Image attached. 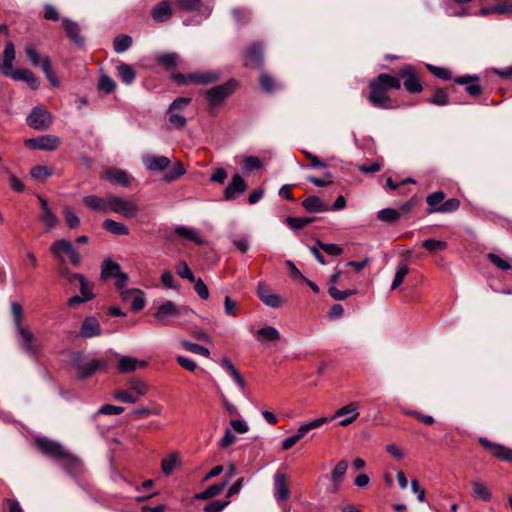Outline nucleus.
I'll use <instances>...</instances> for the list:
<instances>
[{
  "instance_id": "obj_1",
  "label": "nucleus",
  "mask_w": 512,
  "mask_h": 512,
  "mask_svg": "<svg viewBox=\"0 0 512 512\" xmlns=\"http://www.w3.org/2000/svg\"><path fill=\"white\" fill-rule=\"evenodd\" d=\"M192 312L186 306L176 305L174 302L167 300L156 308L153 317L157 325L171 326L174 324V320L185 317Z\"/></svg>"
},
{
  "instance_id": "obj_2",
  "label": "nucleus",
  "mask_w": 512,
  "mask_h": 512,
  "mask_svg": "<svg viewBox=\"0 0 512 512\" xmlns=\"http://www.w3.org/2000/svg\"><path fill=\"white\" fill-rule=\"evenodd\" d=\"M50 252L57 261L58 265H65L68 256L72 266L79 267L82 263L79 252L74 248L73 244L67 239H58L50 246Z\"/></svg>"
},
{
  "instance_id": "obj_3",
  "label": "nucleus",
  "mask_w": 512,
  "mask_h": 512,
  "mask_svg": "<svg viewBox=\"0 0 512 512\" xmlns=\"http://www.w3.org/2000/svg\"><path fill=\"white\" fill-rule=\"evenodd\" d=\"M148 389V384L145 381L139 378H131L127 383V388L116 390L113 393V398L123 403L134 404L147 394Z\"/></svg>"
},
{
  "instance_id": "obj_4",
  "label": "nucleus",
  "mask_w": 512,
  "mask_h": 512,
  "mask_svg": "<svg viewBox=\"0 0 512 512\" xmlns=\"http://www.w3.org/2000/svg\"><path fill=\"white\" fill-rule=\"evenodd\" d=\"M73 366L77 371V377L80 380L92 376L98 370H105L107 363L98 359L87 360L82 355H77L72 360Z\"/></svg>"
},
{
  "instance_id": "obj_5",
  "label": "nucleus",
  "mask_w": 512,
  "mask_h": 512,
  "mask_svg": "<svg viewBox=\"0 0 512 512\" xmlns=\"http://www.w3.org/2000/svg\"><path fill=\"white\" fill-rule=\"evenodd\" d=\"M236 87L237 82L235 80H229L224 84L209 89L206 92L209 110L214 111L225 98L236 90Z\"/></svg>"
},
{
  "instance_id": "obj_6",
  "label": "nucleus",
  "mask_w": 512,
  "mask_h": 512,
  "mask_svg": "<svg viewBox=\"0 0 512 512\" xmlns=\"http://www.w3.org/2000/svg\"><path fill=\"white\" fill-rule=\"evenodd\" d=\"M138 204L132 199H125L119 196L110 195V210L125 218H136L139 213Z\"/></svg>"
},
{
  "instance_id": "obj_7",
  "label": "nucleus",
  "mask_w": 512,
  "mask_h": 512,
  "mask_svg": "<svg viewBox=\"0 0 512 512\" xmlns=\"http://www.w3.org/2000/svg\"><path fill=\"white\" fill-rule=\"evenodd\" d=\"M329 422L328 417H320L317 419H314L306 424L301 425L297 432L285 438L282 441V449L283 450H289L291 449L298 441H300L308 432H310L313 429H316L324 424H327Z\"/></svg>"
},
{
  "instance_id": "obj_8",
  "label": "nucleus",
  "mask_w": 512,
  "mask_h": 512,
  "mask_svg": "<svg viewBox=\"0 0 512 512\" xmlns=\"http://www.w3.org/2000/svg\"><path fill=\"white\" fill-rule=\"evenodd\" d=\"M16 331L21 349L29 356L35 357L39 353L41 346L36 341L33 332L24 326L17 327Z\"/></svg>"
},
{
  "instance_id": "obj_9",
  "label": "nucleus",
  "mask_w": 512,
  "mask_h": 512,
  "mask_svg": "<svg viewBox=\"0 0 512 512\" xmlns=\"http://www.w3.org/2000/svg\"><path fill=\"white\" fill-rule=\"evenodd\" d=\"M35 444L38 449L46 456L54 459H62L66 455V449L61 443L46 437L37 438Z\"/></svg>"
},
{
  "instance_id": "obj_10",
  "label": "nucleus",
  "mask_w": 512,
  "mask_h": 512,
  "mask_svg": "<svg viewBox=\"0 0 512 512\" xmlns=\"http://www.w3.org/2000/svg\"><path fill=\"white\" fill-rule=\"evenodd\" d=\"M369 86L370 93L368 100L374 107L382 109H390L393 107L392 101L383 87L379 86L374 81H370Z\"/></svg>"
},
{
  "instance_id": "obj_11",
  "label": "nucleus",
  "mask_w": 512,
  "mask_h": 512,
  "mask_svg": "<svg viewBox=\"0 0 512 512\" xmlns=\"http://www.w3.org/2000/svg\"><path fill=\"white\" fill-rule=\"evenodd\" d=\"M360 404L358 402H350L339 409L336 410L334 415L331 418H328L330 420H334L339 417H344L339 421V425L342 427H346L350 424H352L360 415L359 413Z\"/></svg>"
},
{
  "instance_id": "obj_12",
  "label": "nucleus",
  "mask_w": 512,
  "mask_h": 512,
  "mask_svg": "<svg viewBox=\"0 0 512 512\" xmlns=\"http://www.w3.org/2000/svg\"><path fill=\"white\" fill-rule=\"evenodd\" d=\"M26 121L30 128H47L53 124L52 115L42 106L34 107Z\"/></svg>"
},
{
  "instance_id": "obj_13",
  "label": "nucleus",
  "mask_w": 512,
  "mask_h": 512,
  "mask_svg": "<svg viewBox=\"0 0 512 512\" xmlns=\"http://www.w3.org/2000/svg\"><path fill=\"white\" fill-rule=\"evenodd\" d=\"M80 284V295H74L67 300V305L71 308L77 307L80 304L86 303L94 299L95 294L93 292L94 284L88 281L85 277Z\"/></svg>"
},
{
  "instance_id": "obj_14",
  "label": "nucleus",
  "mask_w": 512,
  "mask_h": 512,
  "mask_svg": "<svg viewBox=\"0 0 512 512\" xmlns=\"http://www.w3.org/2000/svg\"><path fill=\"white\" fill-rule=\"evenodd\" d=\"M60 144V140L55 135H42L36 138L27 139L25 145L30 149L44 151L55 150Z\"/></svg>"
},
{
  "instance_id": "obj_15",
  "label": "nucleus",
  "mask_w": 512,
  "mask_h": 512,
  "mask_svg": "<svg viewBox=\"0 0 512 512\" xmlns=\"http://www.w3.org/2000/svg\"><path fill=\"white\" fill-rule=\"evenodd\" d=\"M398 75L404 79V87L410 93H419L423 90V86L412 66L406 65L402 67Z\"/></svg>"
},
{
  "instance_id": "obj_16",
  "label": "nucleus",
  "mask_w": 512,
  "mask_h": 512,
  "mask_svg": "<svg viewBox=\"0 0 512 512\" xmlns=\"http://www.w3.org/2000/svg\"><path fill=\"white\" fill-rule=\"evenodd\" d=\"M348 469L347 460H340L335 467L332 469L329 475L325 477L331 481V485L327 488L329 492L336 493L340 489L341 482Z\"/></svg>"
},
{
  "instance_id": "obj_17",
  "label": "nucleus",
  "mask_w": 512,
  "mask_h": 512,
  "mask_svg": "<svg viewBox=\"0 0 512 512\" xmlns=\"http://www.w3.org/2000/svg\"><path fill=\"white\" fill-rule=\"evenodd\" d=\"M274 497L277 502H285L290 496L287 477L282 472H276L273 478Z\"/></svg>"
},
{
  "instance_id": "obj_18",
  "label": "nucleus",
  "mask_w": 512,
  "mask_h": 512,
  "mask_svg": "<svg viewBox=\"0 0 512 512\" xmlns=\"http://www.w3.org/2000/svg\"><path fill=\"white\" fill-rule=\"evenodd\" d=\"M15 60V47L11 41L5 44L3 55L0 59L1 72L9 77L15 71L13 68V61Z\"/></svg>"
},
{
  "instance_id": "obj_19",
  "label": "nucleus",
  "mask_w": 512,
  "mask_h": 512,
  "mask_svg": "<svg viewBox=\"0 0 512 512\" xmlns=\"http://www.w3.org/2000/svg\"><path fill=\"white\" fill-rule=\"evenodd\" d=\"M257 295L266 306L272 308H279L282 306L283 301L281 298L278 295L272 293V291L264 282L258 283Z\"/></svg>"
},
{
  "instance_id": "obj_20",
  "label": "nucleus",
  "mask_w": 512,
  "mask_h": 512,
  "mask_svg": "<svg viewBox=\"0 0 512 512\" xmlns=\"http://www.w3.org/2000/svg\"><path fill=\"white\" fill-rule=\"evenodd\" d=\"M247 189V183L241 175L236 174L232 177L230 183L224 190V198L226 200H233L237 195L242 194Z\"/></svg>"
},
{
  "instance_id": "obj_21",
  "label": "nucleus",
  "mask_w": 512,
  "mask_h": 512,
  "mask_svg": "<svg viewBox=\"0 0 512 512\" xmlns=\"http://www.w3.org/2000/svg\"><path fill=\"white\" fill-rule=\"evenodd\" d=\"M63 468L72 476L76 477L83 471L82 461L75 455L66 451V455L62 457Z\"/></svg>"
},
{
  "instance_id": "obj_22",
  "label": "nucleus",
  "mask_w": 512,
  "mask_h": 512,
  "mask_svg": "<svg viewBox=\"0 0 512 512\" xmlns=\"http://www.w3.org/2000/svg\"><path fill=\"white\" fill-rule=\"evenodd\" d=\"M145 167L150 171H164L169 167L171 161L166 156L148 155L143 158Z\"/></svg>"
},
{
  "instance_id": "obj_23",
  "label": "nucleus",
  "mask_w": 512,
  "mask_h": 512,
  "mask_svg": "<svg viewBox=\"0 0 512 512\" xmlns=\"http://www.w3.org/2000/svg\"><path fill=\"white\" fill-rule=\"evenodd\" d=\"M101 177L112 184H118L124 187L130 185V178L127 172L121 169H108Z\"/></svg>"
},
{
  "instance_id": "obj_24",
  "label": "nucleus",
  "mask_w": 512,
  "mask_h": 512,
  "mask_svg": "<svg viewBox=\"0 0 512 512\" xmlns=\"http://www.w3.org/2000/svg\"><path fill=\"white\" fill-rule=\"evenodd\" d=\"M122 300L131 301V309L135 312L142 310L145 306L143 293L138 289H127L122 291Z\"/></svg>"
},
{
  "instance_id": "obj_25",
  "label": "nucleus",
  "mask_w": 512,
  "mask_h": 512,
  "mask_svg": "<svg viewBox=\"0 0 512 512\" xmlns=\"http://www.w3.org/2000/svg\"><path fill=\"white\" fill-rule=\"evenodd\" d=\"M151 16L157 23L169 20L172 16V8L168 1L163 0L154 6L151 10Z\"/></svg>"
},
{
  "instance_id": "obj_26",
  "label": "nucleus",
  "mask_w": 512,
  "mask_h": 512,
  "mask_svg": "<svg viewBox=\"0 0 512 512\" xmlns=\"http://www.w3.org/2000/svg\"><path fill=\"white\" fill-rule=\"evenodd\" d=\"M454 81L457 84L465 85V89H466L467 93H469L471 96L476 97V96L480 95L482 92V87L478 83L479 77L476 75H474V76L467 75V76L457 77V78H455Z\"/></svg>"
},
{
  "instance_id": "obj_27",
  "label": "nucleus",
  "mask_w": 512,
  "mask_h": 512,
  "mask_svg": "<svg viewBox=\"0 0 512 512\" xmlns=\"http://www.w3.org/2000/svg\"><path fill=\"white\" fill-rule=\"evenodd\" d=\"M83 203L93 211L107 212L110 210V196L103 199L96 195H88L83 198Z\"/></svg>"
},
{
  "instance_id": "obj_28",
  "label": "nucleus",
  "mask_w": 512,
  "mask_h": 512,
  "mask_svg": "<svg viewBox=\"0 0 512 512\" xmlns=\"http://www.w3.org/2000/svg\"><path fill=\"white\" fill-rule=\"evenodd\" d=\"M147 362L137 360L131 356H121L118 361L117 369L119 373H129L137 370L138 368L146 367Z\"/></svg>"
},
{
  "instance_id": "obj_29",
  "label": "nucleus",
  "mask_w": 512,
  "mask_h": 512,
  "mask_svg": "<svg viewBox=\"0 0 512 512\" xmlns=\"http://www.w3.org/2000/svg\"><path fill=\"white\" fill-rule=\"evenodd\" d=\"M80 334L84 338H92L101 334L98 320L94 317H86L81 325Z\"/></svg>"
},
{
  "instance_id": "obj_30",
  "label": "nucleus",
  "mask_w": 512,
  "mask_h": 512,
  "mask_svg": "<svg viewBox=\"0 0 512 512\" xmlns=\"http://www.w3.org/2000/svg\"><path fill=\"white\" fill-rule=\"evenodd\" d=\"M9 77L16 81L26 82L28 86L33 90L38 89L40 86V83L35 75L27 69H16Z\"/></svg>"
},
{
  "instance_id": "obj_31",
  "label": "nucleus",
  "mask_w": 512,
  "mask_h": 512,
  "mask_svg": "<svg viewBox=\"0 0 512 512\" xmlns=\"http://www.w3.org/2000/svg\"><path fill=\"white\" fill-rule=\"evenodd\" d=\"M63 27L65 28L68 38L73 43H75L78 46L83 45L84 39L80 34V27L76 22H74L68 18H64L63 19Z\"/></svg>"
},
{
  "instance_id": "obj_32",
  "label": "nucleus",
  "mask_w": 512,
  "mask_h": 512,
  "mask_svg": "<svg viewBox=\"0 0 512 512\" xmlns=\"http://www.w3.org/2000/svg\"><path fill=\"white\" fill-rule=\"evenodd\" d=\"M262 60V47L259 43H255L246 52L245 65L251 67L261 66Z\"/></svg>"
},
{
  "instance_id": "obj_33",
  "label": "nucleus",
  "mask_w": 512,
  "mask_h": 512,
  "mask_svg": "<svg viewBox=\"0 0 512 512\" xmlns=\"http://www.w3.org/2000/svg\"><path fill=\"white\" fill-rule=\"evenodd\" d=\"M191 82L197 84H209L219 80L220 75L216 71L195 72L188 74Z\"/></svg>"
},
{
  "instance_id": "obj_34",
  "label": "nucleus",
  "mask_w": 512,
  "mask_h": 512,
  "mask_svg": "<svg viewBox=\"0 0 512 512\" xmlns=\"http://www.w3.org/2000/svg\"><path fill=\"white\" fill-rule=\"evenodd\" d=\"M174 232L181 238L194 242L197 245H202L204 242L197 230L193 227L176 226Z\"/></svg>"
},
{
  "instance_id": "obj_35",
  "label": "nucleus",
  "mask_w": 512,
  "mask_h": 512,
  "mask_svg": "<svg viewBox=\"0 0 512 512\" xmlns=\"http://www.w3.org/2000/svg\"><path fill=\"white\" fill-rule=\"evenodd\" d=\"M445 199V194L442 191L433 192L426 197L427 213H440L441 204Z\"/></svg>"
},
{
  "instance_id": "obj_36",
  "label": "nucleus",
  "mask_w": 512,
  "mask_h": 512,
  "mask_svg": "<svg viewBox=\"0 0 512 512\" xmlns=\"http://www.w3.org/2000/svg\"><path fill=\"white\" fill-rule=\"evenodd\" d=\"M471 487L476 498L488 502L492 498V492L488 485L481 480H472Z\"/></svg>"
},
{
  "instance_id": "obj_37",
  "label": "nucleus",
  "mask_w": 512,
  "mask_h": 512,
  "mask_svg": "<svg viewBox=\"0 0 512 512\" xmlns=\"http://www.w3.org/2000/svg\"><path fill=\"white\" fill-rule=\"evenodd\" d=\"M373 81L377 83L379 86L383 87V89H385L386 91L388 89H400L401 87L399 77L392 76L387 73H382L378 75V77Z\"/></svg>"
},
{
  "instance_id": "obj_38",
  "label": "nucleus",
  "mask_w": 512,
  "mask_h": 512,
  "mask_svg": "<svg viewBox=\"0 0 512 512\" xmlns=\"http://www.w3.org/2000/svg\"><path fill=\"white\" fill-rule=\"evenodd\" d=\"M119 273H121L120 265L111 260V259H105L102 262L101 266V279L107 280L110 277H116Z\"/></svg>"
},
{
  "instance_id": "obj_39",
  "label": "nucleus",
  "mask_w": 512,
  "mask_h": 512,
  "mask_svg": "<svg viewBox=\"0 0 512 512\" xmlns=\"http://www.w3.org/2000/svg\"><path fill=\"white\" fill-rule=\"evenodd\" d=\"M303 207L310 213L328 210L325 203L318 196H309L302 202Z\"/></svg>"
},
{
  "instance_id": "obj_40",
  "label": "nucleus",
  "mask_w": 512,
  "mask_h": 512,
  "mask_svg": "<svg viewBox=\"0 0 512 512\" xmlns=\"http://www.w3.org/2000/svg\"><path fill=\"white\" fill-rule=\"evenodd\" d=\"M256 339L259 341L275 342L280 339L279 331L272 326L260 328L255 333Z\"/></svg>"
},
{
  "instance_id": "obj_41",
  "label": "nucleus",
  "mask_w": 512,
  "mask_h": 512,
  "mask_svg": "<svg viewBox=\"0 0 512 512\" xmlns=\"http://www.w3.org/2000/svg\"><path fill=\"white\" fill-rule=\"evenodd\" d=\"M180 464L179 455L175 452L169 454L161 461V470L165 475H171L174 469Z\"/></svg>"
},
{
  "instance_id": "obj_42",
  "label": "nucleus",
  "mask_w": 512,
  "mask_h": 512,
  "mask_svg": "<svg viewBox=\"0 0 512 512\" xmlns=\"http://www.w3.org/2000/svg\"><path fill=\"white\" fill-rule=\"evenodd\" d=\"M103 228L114 235H128L129 229L120 222H117L112 219H106L103 222Z\"/></svg>"
},
{
  "instance_id": "obj_43",
  "label": "nucleus",
  "mask_w": 512,
  "mask_h": 512,
  "mask_svg": "<svg viewBox=\"0 0 512 512\" xmlns=\"http://www.w3.org/2000/svg\"><path fill=\"white\" fill-rule=\"evenodd\" d=\"M116 68L119 77L125 84H131L134 81L136 73L132 66L122 63L119 64Z\"/></svg>"
},
{
  "instance_id": "obj_44",
  "label": "nucleus",
  "mask_w": 512,
  "mask_h": 512,
  "mask_svg": "<svg viewBox=\"0 0 512 512\" xmlns=\"http://www.w3.org/2000/svg\"><path fill=\"white\" fill-rule=\"evenodd\" d=\"M125 410L122 406L112 404L102 405L92 416V420H96L99 415H120Z\"/></svg>"
},
{
  "instance_id": "obj_45",
  "label": "nucleus",
  "mask_w": 512,
  "mask_h": 512,
  "mask_svg": "<svg viewBox=\"0 0 512 512\" xmlns=\"http://www.w3.org/2000/svg\"><path fill=\"white\" fill-rule=\"evenodd\" d=\"M184 174L185 168L183 167L181 162L177 161L170 167L168 172L165 174L164 181L170 183L174 180L179 179Z\"/></svg>"
},
{
  "instance_id": "obj_46",
  "label": "nucleus",
  "mask_w": 512,
  "mask_h": 512,
  "mask_svg": "<svg viewBox=\"0 0 512 512\" xmlns=\"http://www.w3.org/2000/svg\"><path fill=\"white\" fill-rule=\"evenodd\" d=\"M423 248H425L429 253L434 254L438 252H442L447 248V242L436 239H427L422 244Z\"/></svg>"
},
{
  "instance_id": "obj_47",
  "label": "nucleus",
  "mask_w": 512,
  "mask_h": 512,
  "mask_svg": "<svg viewBox=\"0 0 512 512\" xmlns=\"http://www.w3.org/2000/svg\"><path fill=\"white\" fill-rule=\"evenodd\" d=\"M377 218L383 222L394 223L399 220L400 212L396 209L385 208L378 211Z\"/></svg>"
},
{
  "instance_id": "obj_48",
  "label": "nucleus",
  "mask_w": 512,
  "mask_h": 512,
  "mask_svg": "<svg viewBox=\"0 0 512 512\" xmlns=\"http://www.w3.org/2000/svg\"><path fill=\"white\" fill-rule=\"evenodd\" d=\"M31 177L36 180V181H40V182H43L45 181L48 177L52 176L53 174V170L46 167V166H35L31 169Z\"/></svg>"
},
{
  "instance_id": "obj_49",
  "label": "nucleus",
  "mask_w": 512,
  "mask_h": 512,
  "mask_svg": "<svg viewBox=\"0 0 512 512\" xmlns=\"http://www.w3.org/2000/svg\"><path fill=\"white\" fill-rule=\"evenodd\" d=\"M409 272V268L406 263L401 262L399 266L397 267V271L395 273L394 280L391 285V289L394 290L398 288L403 282L406 277V275Z\"/></svg>"
},
{
  "instance_id": "obj_50",
  "label": "nucleus",
  "mask_w": 512,
  "mask_h": 512,
  "mask_svg": "<svg viewBox=\"0 0 512 512\" xmlns=\"http://www.w3.org/2000/svg\"><path fill=\"white\" fill-rule=\"evenodd\" d=\"M132 45V38L128 35H119L114 40V50L117 53H123Z\"/></svg>"
},
{
  "instance_id": "obj_51",
  "label": "nucleus",
  "mask_w": 512,
  "mask_h": 512,
  "mask_svg": "<svg viewBox=\"0 0 512 512\" xmlns=\"http://www.w3.org/2000/svg\"><path fill=\"white\" fill-rule=\"evenodd\" d=\"M181 346L184 349H186L187 351H189V352H192V353H195V354H199V355H202L204 357H209L210 356L209 349H207L206 347L201 346L199 344L192 343V342H189L187 340H183V341H181Z\"/></svg>"
},
{
  "instance_id": "obj_52",
  "label": "nucleus",
  "mask_w": 512,
  "mask_h": 512,
  "mask_svg": "<svg viewBox=\"0 0 512 512\" xmlns=\"http://www.w3.org/2000/svg\"><path fill=\"white\" fill-rule=\"evenodd\" d=\"M58 272L69 283H73L75 280H78L79 282L83 281V278L85 277L83 274L71 272L70 269L67 267V264L58 265Z\"/></svg>"
},
{
  "instance_id": "obj_53",
  "label": "nucleus",
  "mask_w": 512,
  "mask_h": 512,
  "mask_svg": "<svg viewBox=\"0 0 512 512\" xmlns=\"http://www.w3.org/2000/svg\"><path fill=\"white\" fill-rule=\"evenodd\" d=\"M39 220L46 226L47 230L55 228L58 224V218L51 209L42 212Z\"/></svg>"
},
{
  "instance_id": "obj_54",
  "label": "nucleus",
  "mask_w": 512,
  "mask_h": 512,
  "mask_svg": "<svg viewBox=\"0 0 512 512\" xmlns=\"http://www.w3.org/2000/svg\"><path fill=\"white\" fill-rule=\"evenodd\" d=\"M313 219L308 217H287L286 222L293 230H298L312 223Z\"/></svg>"
},
{
  "instance_id": "obj_55",
  "label": "nucleus",
  "mask_w": 512,
  "mask_h": 512,
  "mask_svg": "<svg viewBox=\"0 0 512 512\" xmlns=\"http://www.w3.org/2000/svg\"><path fill=\"white\" fill-rule=\"evenodd\" d=\"M241 166L244 171L251 172L261 168L262 162L258 157L247 156L243 159Z\"/></svg>"
},
{
  "instance_id": "obj_56",
  "label": "nucleus",
  "mask_w": 512,
  "mask_h": 512,
  "mask_svg": "<svg viewBox=\"0 0 512 512\" xmlns=\"http://www.w3.org/2000/svg\"><path fill=\"white\" fill-rule=\"evenodd\" d=\"M328 293L333 299H335L337 301H342V300L347 299L349 296L354 295L356 293V291L355 290L340 291L336 288V286H329Z\"/></svg>"
},
{
  "instance_id": "obj_57",
  "label": "nucleus",
  "mask_w": 512,
  "mask_h": 512,
  "mask_svg": "<svg viewBox=\"0 0 512 512\" xmlns=\"http://www.w3.org/2000/svg\"><path fill=\"white\" fill-rule=\"evenodd\" d=\"M42 70L50 84L56 87L58 85V80L52 72L51 61L49 58L42 59Z\"/></svg>"
},
{
  "instance_id": "obj_58",
  "label": "nucleus",
  "mask_w": 512,
  "mask_h": 512,
  "mask_svg": "<svg viewBox=\"0 0 512 512\" xmlns=\"http://www.w3.org/2000/svg\"><path fill=\"white\" fill-rule=\"evenodd\" d=\"M178 55L176 53H166L157 57V62L165 67H174L177 65Z\"/></svg>"
},
{
  "instance_id": "obj_59",
  "label": "nucleus",
  "mask_w": 512,
  "mask_h": 512,
  "mask_svg": "<svg viewBox=\"0 0 512 512\" xmlns=\"http://www.w3.org/2000/svg\"><path fill=\"white\" fill-rule=\"evenodd\" d=\"M493 455L504 461H512V449L501 444L496 445Z\"/></svg>"
},
{
  "instance_id": "obj_60",
  "label": "nucleus",
  "mask_w": 512,
  "mask_h": 512,
  "mask_svg": "<svg viewBox=\"0 0 512 512\" xmlns=\"http://www.w3.org/2000/svg\"><path fill=\"white\" fill-rule=\"evenodd\" d=\"M427 69L437 78L442 80L451 79V72L445 67H438L431 64H427Z\"/></svg>"
},
{
  "instance_id": "obj_61",
  "label": "nucleus",
  "mask_w": 512,
  "mask_h": 512,
  "mask_svg": "<svg viewBox=\"0 0 512 512\" xmlns=\"http://www.w3.org/2000/svg\"><path fill=\"white\" fill-rule=\"evenodd\" d=\"M429 102L438 106H445L449 102V97L443 89H437Z\"/></svg>"
},
{
  "instance_id": "obj_62",
  "label": "nucleus",
  "mask_w": 512,
  "mask_h": 512,
  "mask_svg": "<svg viewBox=\"0 0 512 512\" xmlns=\"http://www.w3.org/2000/svg\"><path fill=\"white\" fill-rule=\"evenodd\" d=\"M177 274L184 279L195 281V276L185 261H181L176 267Z\"/></svg>"
},
{
  "instance_id": "obj_63",
  "label": "nucleus",
  "mask_w": 512,
  "mask_h": 512,
  "mask_svg": "<svg viewBox=\"0 0 512 512\" xmlns=\"http://www.w3.org/2000/svg\"><path fill=\"white\" fill-rule=\"evenodd\" d=\"M98 88L106 93H111L115 89V82L109 76L103 75L99 79Z\"/></svg>"
},
{
  "instance_id": "obj_64",
  "label": "nucleus",
  "mask_w": 512,
  "mask_h": 512,
  "mask_svg": "<svg viewBox=\"0 0 512 512\" xmlns=\"http://www.w3.org/2000/svg\"><path fill=\"white\" fill-rule=\"evenodd\" d=\"M229 504L228 500H215L204 507V512H221Z\"/></svg>"
}]
</instances>
